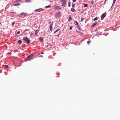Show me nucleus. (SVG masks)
Here are the masks:
<instances>
[{"mask_svg": "<svg viewBox=\"0 0 120 120\" xmlns=\"http://www.w3.org/2000/svg\"><path fill=\"white\" fill-rule=\"evenodd\" d=\"M61 9L60 6H56L55 7V9L56 10H58Z\"/></svg>", "mask_w": 120, "mask_h": 120, "instance_id": "9", "label": "nucleus"}, {"mask_svg": "<svg viewBox=\"0 0 120 120\" xmlns=\"http://www.w3.org/2000/svg\"><path fill=\"white\" fill-rule=\"evenodd\" d=\"M20 14H20L22 15H27V14L22 13H21V14Z\"/></svg>", "mask_w": 120, "mask_h": 120, "instance_id": "13", "label": "nucleus"}, {"mask_svg": "<svg viewBox=\"0 0 120 120\" xmlns=\"http://www.w3.org/2000/svg\"><path fill=\"white\" fill-rule=\"evenodd\" d=\"M23 40L25 42H27V43L29 44L30 42V40L27 37H26L23 39Z\"/></svg>", "mask_w": 120, "mask_h": 120, "instance_id": "3", "label": "nucleus"}, {"mask_svg": "<svg viewBox=\"0 0 120 120\" xmlns=\"http://www.w3.org/2000/svg\"><path fill=\"white\" fill-rule=\"evenodd\" d=\"M40 39L41 41H42L43 40V38L41 37V38H40Z\"/></svg>", "mask_w": 120, "mask_h": 120, "instance_id": "17", "label": "nucleus"}, {"mask_svg": "<svg viewBox=\"0 0 120 120\" xmlns=\"http://www.w3.org/2000/svg\"><path fill=\"white\" fill-rule=\"evenodd\" d=\"M60 2L61 3H63L62 6L64 7L66 6V1L65 0H60Z\"/></svg>", "mask_w": 120, "mask_h": 120, "instance_id": "2", "label": "nucleus"}, {"mask_svg": "<svg viewBox=\"0 0 120 120\" xmlns=\"http://www.w3.org/2000/svg\"><path fill=\"white\" fill-rule=\"evenodd\" d=\"M97 19H98L97 18V17H96L94 19V20L96 21V20H97Z\"/></svg>", "mask_w": 120, "mask_h": 120, "instance_id": "23", "label": "nucleus"}, {"mask_svg": "<svg viewBox=\"0 0 120 120\" xmlns=\"http://www.w3.org/2000/svg\"><path fill=\"white\" fill-rule=\"evenodd\" d=\"M88 4H84V7H87Z\"/></svg>", "mask_w": 120, "mask_h": 120, "instance_id": "14", "label": "nucleus"}, {"mask_svg": "<svg viewBox=\"0 0 120 120\" xmlns=\"http://www.w3.org/2000/svg\"><path fill=\"white\" fill-rule=\"evenodd\" d=\"M68 6L69 7H70L71 6V4L69 2L68 3Z\"/></svg>", "mask_w": 120, "mask_h": 120, "instance_id": "19", "label": "nucleus"}, {"mask_svg": "<svg viewBox=\"0 0 120 120\" xmlns=\"http://www.w3.org/2000/svg\"><path fill=\"white\" fill-rule=\"evenodd\" d=\"M52 24L51 25H50L49 27V28H50V30L51 32H52Z\"/></svg>", "mask_w": 120, "mask_h": 120, "instance_id": "8", "label": "nucleus"}, {"mask_svg": "<svg viewBox=\"0 0 120 120\" xmlns=\"http://www.w3.org/2000/svg\"><path fill=\"white\" fill-rule=\"evenodd\" d=\"M6 71H9V70H8V69H7Z\"/></svg>", "mask_w": 120, "mask_h": 120, "instance_id": "35", "label": "nucleus"}, {"mask_svg": "<svg viewBox=\"0 0 120 120\" xmlns=\"http://www.w3.org/2000/svg\"><path fill=\"white\" fill-rule=\"evenodd\" d=\"M20 33V31H19L17 32V34H19Z\"/></svg>", "mask_w": 120, "mask_h": 120, "instance_id": "24", "label": "nucleus"}, {"mask_svg": "<svg viewBox=\"0 0 120 120\" xmlns=\"http://www.w3.org/2000/svg\"><path fill=\"white\" fill-rule=\"evenodd\" d=\"M34 55V54H31L29 56H28L27 57V59L29 60L31 59V58Z\"/></svg>", "mask_w": 120, "mask_h": 120, "instance_id": "5", "label": "nucleus"}, {"mask_svg": "<svg viewBox=\"0 0 120 120\" xmlns=\"http://www.w3.org/2000/svg\"><path fill=\"white\" fill-rule=\"evenodd\" d=\"M20 4L18 2L16 1L15 2L14 5L15 6H17L19 5Z\"/></svg>", "mask_w": 120, "mask_h": 120, "instance_id": "6", "label": "nucleus"}, {"mask_svg": "<svg viewBox=\"0 0 120 120\" xmlns=\"http://www.w3.org/2000/svg\"><path fill=\"white\" fill-rule=\"evenodd\" d=\"M90 43V42L89 41H87V43L88 44H89Z\"/></svg>", "mask_w": 120, "mask_h": 120, "instance_id": "29", "label": "nucleus"}, {"mask_svg": "<svg viewBox=\"0 0 120 120\" xmlns=\"http://www.w3.org/2000/svg\"><path fill=\"white\" fill-rule=\"evenodd\" d=\"M75 22L76 23V25L77 26H78L79 25V24L78 22L77 21H75Z\"/></svg>", "mask_w": 120, "mask_h": 120, "instance_id": "18", "label": "nucleus"}, {"mask_svg": "<svg viewBox=\"0 0 120 120\" xmlns=\"http://www.w3.org/2000/svg\"><path fill=\"white\" fill-rule=\"evenodd\" d=\"M59 34H58V35H56V36H59Z\"/></svg>", "mask_w": 120, "mask_h": 120, "instance_id": "34", "label": "nucleus"}, {"mask_svg": "<svg viewBox=\"0 0 120 120\" xmlns=\"http://www.w3.org/2000/svg\"><path fill=\"white\" fill-rule=\"evenodd\" d=\"M106 15V12L103 13L101 16V20H102L105 17Z\"/></svg>", "mask_w": 120, "mask_h": 120, "instance_id": "4", "label": "nucleus"}, {"mask_svg": "<svg viewBox=\"0 0 120 120\" xmlns=\"http://www.w3.org/2000/svg\"><path fill=\"white\" fill-rule=\"evenodd\" d=\"M72 20V19L71 17H70L68 18V21L69 22L70 21Z\"/></svg>", "mask_w": 120, "mask_h": 120, "instance_id": "12", "label": "nucleus"}, {"mask_svg": "<svg viewBox=\"0 0 120 120\" xmlns=\"http://www.w3.org/2000/svg\"><path fill=\"white\" fill-rule=\"evenodd\" d=\"M60 29H57V30H56L54 32V33H56V32H57V31H58Z\"/></svg>", "mask_w": 120, "mask_h": 120, "instance_id": "21", "label": "nucleus"}, {"mask_svg": "<svg viewBox=\"0 0 120 120\" xmlns=\"http://www.w3.org/2000/svg\"><path fill=\"white\" fill-rule=\"evenodd\" d=\"M78 33L79 34H82V33H81V32H78Z\"/></svg>", "mask_w": 120, "mask_h": 120, "instance_id": "31", "label": "nucleus"}, {"mask_svg": "<svg viewBox=\"0 0 120 120\" xmlns=\"http://www.w3.org/2000/svg\"><path fill=\"white\" fill-rule=\"evenodd\" d=\"M84 19L82 18L81 20V22H82L83 21V20Z\"/></svg>", "mask_w": 120, "mask_h": 120, "instance_id": "28", "label": "nucleus"}, {"mask_svg": "<svg viewBox=\"0 0 120 120\" xmlns=\"http://www.w3.org/2000/svg\"><path fill=\"white\" fill-rule=\"evenodd\" d=\"M6 67L7 68H8V66L7 65H6Z\"/></svg>", "mask_w": 120, "mask_h": 120, "instance_id": "32", "label": "nucleus"}, {"mask_svg": "<svg viewBox=\"0 0 120 120\" xmlns=\"http://www.w3.org/2000/svg\"><path fill=\"white\" fill-rule=\"evenodd\" d=\"M75 4H72V8H73L75 6Z\"/></svg>", "mask_w": 120, "mask_h": 120, "instance_id": "20", "label": "nucleus"}, {"mask_svg": "<svg viewBox=\"0 0 120 120\" xmlns=\"http://www.w3.org/2000/svg\"><path fill=\"white\" fill-rule=\"evenodd\" d=\"M41 53V54H44V53L43 52H42Z\"/></svg>", "mask_w": 120, "mask_h": 120, "instance_id": "36", "label": "nucleus"}, {"mask_svg": "<svg viewBox=\"0 0 120 120\" xmlns=\"http://www.w3.org/2000/svg\"><path fill=\"white\" fill-rule=\"evenodd\" d=\"M71 10L72 12H74L75 11V9L73 8H71Z\"/></svg>", "mask_w": 120, "mask_h": 120, "instance_id": "10", "label": "nucleus"}, {"mask_svg": "<svg viewBox=\"0 0 120 120\" xmlns=\"http://www.w3.org/2000/svg\"><path fill=\"white\" fill-rule=\"evenodd\" d=\"M15 23V22H13L12 23V25H14V24Z\"/></svg>", "mask_w": 120, "mask_h": 120, "instance_id": "27", "label": "nucleus"}, {"mask_svg": "<svg viewBox=\"0 0 120 120\" xmlns=\"http://www.w3.org/2000/svg\"><path fill=\"white\" fill-rule=\"evenodd\" d=\"M51 6L50 5H48V6H45V7L46 8H51Z\"/></svg>", "mask_w": 120, "mask_h": 120, "instance_id": "15", "label": "nucleus"}, {"mask_svg": "<svg viewBox=\"0 0 120 120\" xmlns=\"http://www.w3.org/2000/svg\"><path fill=\"white\" fill-rule=\"evenodd\" d=\"M76 0H73L72 1L73 2H75Z\"/></svg>", "mask_w": 120, "mask_h": 120, "instance_id": "30", "label": "nucleus"}, {"mask_svg": "<svg viewBox=\"0 0 120 120\" xmlns=\"http://www.w3.org/2000/svg\"><path fill=\"white\" fill-rule=\"evenodd\" d=\"M22 41L21 40H19V41H18V43L20 44H21L22 43Z\"/></svg>", "mask_w": 120, "mask_h": 120, "instance_id": "11", "label": "nucleus"}, {"mask_svg": "<svg viewBox=\"0 0 120 120\" xmlns=\"http://www.w3.org/2000/svg\"><path fill=\"white\" fill-rule=\"evenodd\" d=\"M60 17V12H58L55 14V17L56 18H59Z\"/></svg>", "mask_w": 120, "mask_h": 120, "instance_id": "1", "label": "nucleus"}, {"mask_svg": "<svg viewBox=\"0 0 120 120\" xmlns=\"http://www.w3.org/2000/svg\"><path fill=\"white\" fill-rule=\"evenodd\" d=\"M96 24H97V23H94L92 25V26H95L96 25Z\"/></svg>", "mask_w": 120, "mask_h": 120, "instance_id": "16", "label": "nucleus"}, {"mask_svg": "<svg viewBox=\"0 0 120 120\" xmlns=\"http://www.w3.org/2000/svg\"><path fill=\"white\" fill-rule=\"evenodd\" d=\"M43 10V9L41 8H40L39 9H36L34 10V11H37L38 12H40L42 11Z\"/></svg>", "mask_w": 120, "mask_h": 120, "instance_id": "7", "label": "nucleus"}, {"mask_svg": "<svg viewBox=\"0 0 120 120\" xmlns=\"http://www.w3.org/2000/svg\"><path fill=\"white\" fill-rule=\"evenodd\" d=\"M116 0H113V4L115 3Z\"/></svg>", "mask_w": 120, "mask_h": 120, "instance_id": "22", "label": "nucleus"}, {"mask_svg": "<svg viewBox=\"0 0 120 120\" xmlns=\"http://www.w3.org/2000/svg\"><path fill=\"white\" fill-rule=\"evenodd\" d=\"M106 0H105V2H104V3H105L106 2Z\"/></svg>", "mask_w": 120, "mask_h": 120, "instance_id": "33", "label": "nucleus"}, {"mask_svg": "<svg viewBox=\"0 0 120 120\" xmlns=\"http://www.w3.org/2000/svg\"><path fill=\"white\" fill-rule=\"evenodd\" d=\"M38 33V32H37V31H36L35 33V35H37Z\"/></svg>", "mask_w": 120, "mask_h": 120, "instance_id": "25", "label": "nucleus"}, {"mask_svg": "<svg viewBox=\"0 0 120 120\" xmlns=\"http://www.w3.org/2000/svg\"><path fill=\"white\" fill-rule=\"evenodd\" d=\"M72 26H70V30H71L72 29Z\"/></svg>", "mask_w": 120, "mask_h": 120, "instance_id": "26", "label": "nucleus"}]
</instances>
